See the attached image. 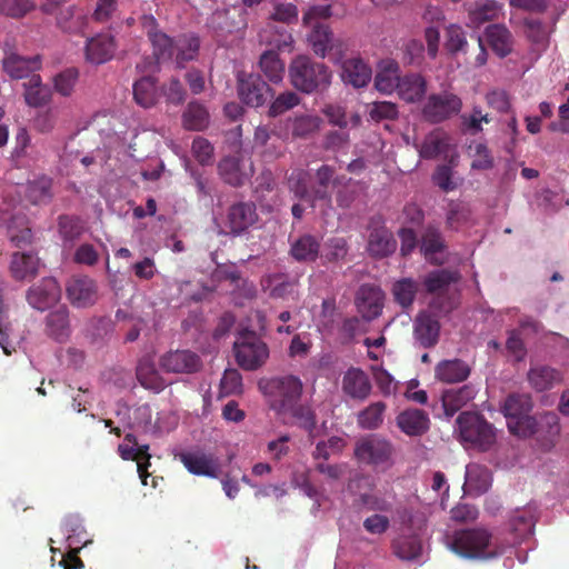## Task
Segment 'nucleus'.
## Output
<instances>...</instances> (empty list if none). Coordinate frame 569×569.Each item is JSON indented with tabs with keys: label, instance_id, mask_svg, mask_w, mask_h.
<instances>
[{
	"label": "nucleus",
	"instance_id": "obj_1",
	"mask_svg": "<svg viewBox=\"0 0 569 569\" xmlns=\"http://www.w3.org/2000/svg\"><path fill=\"white\" fill-rule=\"evenodd\" d=\"M141 26L147 32L152 44L156 60L151 58L142 63H138L137 69L140 72L153 73L157 71L158 63L160 61L172 59L174 50L177 51L176 61L179 66H182L183 62L193 60L197 57L199 39L196 36H182L173 43L169 36L158 29L157 20L151 14H144L141 17Z\"/></svg>",
	"mask_w": 569,
	"mask_h": 569
},
{
	"label": "nucleus",
	"instance_id": "obj_2",
	"mask_svg": "<svg viewBox=\"0 0 569 569\" xmlns=\"http://www.w3.org/2000/svg\"><path fill=\"white\" fill-rule=\"evenodd\" d=\"M442 542L450 551L467 559H490L501 553L491 535L485 529L446 531Z\"/></svg>",
	"mask_w": 569,
	"mask_h": 569
},
{
	"label": "nucleus",
	"instance_id": "obj_3",
	"mask_svg": "<svg viewBox=\"0 0 569 569\" xmlns=\"http://www.w3.org/2000/svg\"><path fill=\"white\" fill-rule=\"evenodd\" d=\"M332 174L330 167L322 166L317 172V186L308 191L309 173L305 170H295L288 180L289 188L297 197L306 199L311 207L316 208L319 203L321 211H325L335 186Z\"/></svg>",
	"mask_w": 569,
	"mask_h": 569
},
{
	"label": "nucleus",
	"instance_id": "obj_4",
	"mask_svg": "<svg viewBox=\"0 0 569 569\" xmlns=\"http://www.w3.org/2000/svg\"><path fill=\"white\" fill-rule=\"evenodd\" d=\"M291 84L306 93L327 88L331 82V72L323 63H316L306 56H298L289 66Z\"/></svg>",
	"mask_w": 569,
	"mask_h": 569
},
{
	"label": "nucleus",
	"instance_id": "obj_5",
	"mask_svg": "<svg viewBox=\"0 0 569 569\" xmlns=\"http://www.w3.org/2000/svg\"><path fill=\"white\" fill-rule=\"evenodd\" d=\"M259 389L268 397L270 407L278 413H287L302 393V382L295 376L260 380Z\"/></svg>",
	"mask_w": 569,
	"mask_h": 569
},
{
	"label": "nucleus",
	"instance_id": "obj_6",
	"mask_svg": "<svg viewBox=\"0 0 569 569\" xmlns=\"http://www.w3.org/2000/svg\"><path fill=\"white\" fill-rule=\"evenodd\" d=\"M459 439L466 448L488 450L496 442L495 428L475 412H462L458 419Z\"/></svg>",
	"mask_w": 569,
	"mask_h": 569
},
{
	"label": "nucleus",
	"instance_id": "obj_7",
	"mask_svg": "<svg viewBox=\"0 0 569 569\" xmlns=\"http://www.w3.org/2000/svg\"><path fill=\"white\" fill-rule=\"evenodd\" d=\"M531 408V398L527 393H513L506 399L501 409L511 433L528 437L536 431L537 422L529 416Z\"/></svg>",
	"mask_w": 569,
	"mask_h": 569
},
{
	"label": "nucleus",
	"instance_id": "obj_8",
	"mask_svg": "<svg viewBox=\"0 0 569 569\" xmlns=\"http://www.w3.org/2000/svg\"><path fill=\"white\" fill-rule=\"evenodd\" d=\"M349 492L353 496L355 503L367 510L387 512L392 507V496L382 492L369 477H358L348 485Z\"/></svg>",
	"mask_w": 569,
	"mask_h": 569
},
{
	"label": "nucleus",
	"instance_id": "obj_9",
	"mask_svg": "<svg viewBox=\"0 0 569 569\" xmlns=\"http://www.w3.org/2000/svg\"><path fill=\"white\" fill-rule=\"evenodd\" d=\"M233 348L238 365L246 370H257L269 358L267 343L253 332L240 335Z\"/></svg>",
	"mask_w": 569,
	"mask_h": 569
},
{
	"label": "nucleus",
	"instance_id": "obj_10",
	"mask_svg": "<svg viewBox=\"0 0 569 569\" xmlns=\"http://www.w3.org/2000/svg\"><path fill=\"white\" fill-rule=\"evenodd\" d=\"M461 109V99L452 92L445 91L430 94L427 98L422 108V114L428 121L439 123L458 114Z\"/></svg>",
	"mask_w": 569,
	"mask_h": 569
},
{
	"label": "nucleus",
	"instance_id": "obj_11",
	"mask_svg": "<svg viewBox=\"0 0 569 569\" xmlns=\"http://www.w3.org/2000/svg\"><path fill=\"white\" fill-rule=\"evenodd\" d=\"M392 455L391 445L377 436H368L358 440L355 447L356 458L363 463L373 466L389 465Z\"/></svg>",
	"mask_w": 569,
	"mask_h": 569
},
{
	"label": "nucleus",
	"instance_id": "obj_12",
	"mask_svg": "<svg viewBox=\"0 0 569 569\" xmlns=\"http://www.w3.org/2000/svg\"><path fill=\"white\" fill-rule=\"evenodd\" d=\"M238 94L244 104L258 108L272 94V90L258 74L240 72L238 74Z\"/></svg>",
	"mask_w": 569,
	"mask_h": 569
},
{
	"label": "nucleus",
	"instance_id": "obj_13",
	"mask_svg": "<svg viewBox=\"0 0 569 569\" xmlns=\"http://www.w3.org/2000/svg\"><path fill=\"white\" fill-rule=\"evenodd\" d=\"M179 459L186 469L196 476L218 478L221 472L220 460L212 452L194 449L180 453Z\"/></svg>",
	"mask_w": 569,
	"mask_h": 569
},
{
	"label": "nucleus",
	"instance_id": "obj_14",
	"mask_svg": "<svg viewBox=\"0 0 569 569\" xmlns=\"http://www.w3.org/2000/svg\"><path fill=\"white\" fill-rule=\"evenodd\" d=\"M159 365L166 372L193 373L201 368L202 362L196 352L178 349L163 353L159 359Z\"/></svg>",
	"mask_w": 569,
	"mask_h": 569
},
{
	"label": "nucleus",
	"instance_id": "obj_15",
	"mask_svg": "<svg viewBox=\"0 0 569 569\" xmlns=\"http://www.w3.org/2000/svg\"><path fill=\"white\" fill-rule=\"evenodd\" d=\"M61 288L54 278H43L38 284L32 286L27 293L29 305L40 311H44L59 302Z\"/></svg>",
	"mask_w": 569,
	"mask_h": 569
},
{
	"label": "nucleus",
	"instance_id": "obj_16",
	"mask_svg": "<svg viewBox=\"0 0 569 569\" xmlns=\"http://www.w3.org/2000/svg\"><path fill=\"white\" fill-rule=\"evenodd\" d=\"M40 58L38 56L26 58L19 56L11 47H6L2 67L4 72L12 79H24L30 73L40 68Z\"/></svg>",
	"mask_w": 569,
	"mask_h": 569
},
{
	"label": "nucleus",
	"instance_id": "obj_17",
	"mask_svg": "<svg viewBox=\"0 0 569 569\" xmlns=\"http://www.w3.org/2000/svg\"><path fill=\"white\" fill-rule=\"evenodd\" d=\"M117 49L116 40L110 33H99L86 43V60L92 64H102L111 60Z\"/></svg>",
	"mask_w": 569,
	"mask_h": 569
},
{
	"label": "nucleus",
	"instance_id": "obj_18",
	"mask_svg": "<svg viewBox=\"0 0 569 569\" xmlns=\"http://www.w3.org/2000/svg\"><path fill=\"white\" fill-rule=\"evenodd\" d=\"M147 445L139 446L133 435H127L124 441L119 445L118 452L123 460H136L137 471L143 485H147L148 472L150 466Z\"/></svg>",
	"mask_w": 569,
	"mask_h": 569
},
{
	"label": "nucleus",
	"instance_id": "obj_19",
	"mask_svg": "<svg viewBox=\"0 0 569 569\" xmlns=\"http://www.w3.org/2000/svg\"><path fill=\"white\" fill-rule=\"evenodd\" d=\"M451 138L441 129H435L423 140L420 146H417L419 156L425 159H435L437 157L453 158L455 152H451Z\"/></svg>",
	"mask_w": 569,
	"mask_h": 569
},
{
	"label": "nucleus",
	"instance_id": "obj_20",
	"mask_svg": "<svg viewBox=\"0 0 569 569\" xmlns=\"http://www.w3.org/2000/svg\"><path fill=\"white\" fill-rule=\"evenodd\" d=\"M219 171L228 183L238 186L252 176L253 166L250 159L227 157L219 163Z\"/></svg>",
	"mask_w": 569,
	"mask_h": 569
},
{
	"label": "nucleus",
	"instance_id": "obj_21",
	"mask_svg": "<svg viewBox=\"0 0 569 569\" xmlns=\"http://www.w3.org/2000/svg\"><path fill=\"white\" fill-rule=\"evenodd\" d=\"M68 299L77 308H86L97 300V287L89 278H74L67 287Z\"/></svg>",
	"mask_w": 569,
	"mask_h": 569
},
{
	"label": "nucleus",
	"instance_id": "obj_22",
	"mask_svg": "<svg viewBox=\"0 0 569 569\" xmlns=\"http://www.w3.org/2000/svg\"><path fill=\"white\" fill-rule=\"evenodd\" d=\"M382 291L373 286H362L357 295V308L363 318L370 320L378 317L382 310Z\"/></svg>",
	"mask_w": 569,
	"mask_h": 569
},
{
	"label": "nucleus",
	"instance_id": "obj_23",
	"mask_svg": "<svg viewBox=\"0 0 569 569\" xmlns=\"http://www.w3.org/2000/svg\"><path fill=\"white\" fill-rule=\"evenodd\" d=\"M490 471L478 463H469L466 467L463 491L469 496H480L491 486Z\"/></svg>",
	"mask_w": 569,
	"mask_h": 569
},
{
	"label": "nucleus",
	"instance_id": "obj_24",
	"mask_svg": "<svg viewBox=\"0 0 569 569\" xmlns=\"http://www.w3.org/2000/svg\"><path fill=\"white\" fill-rule=\"evenodd\" d=\"M257 220V213L252 203H238L232 206L227 216V229L224 232L240 233Z\"/></svg>",
	"mask_w": 569,
	"mask_h": 569
},
{
	"label": "nucleus",
	"instance_id": "obj_25",
	"mask_svg": "<svg viewBox=\"0 0 569 569\" xmlns=\"http://www.w3.org/2000/svg\"><path fill=\"white\" fill-rule=\"evenodd\" d=\"M400 80L399 64L395 60L385 59L379 62L375 78V87L379 92L392 93L397 90Z\"/></svg>",
	"mask_w": 569,
	"mask_h": 569
},
{
	"label": "nucleus",
	"instance_id": "obj_26",
	"mask_svg": "<svg viewBox=\"0 0 569 569\" xmlns=\"http://www.w3.org/2000/svg\"><path fill=\"white\" fill-rule=\"evenodd\" d=\"M372 77L371 68L360 58H351L342 63L341 78L343 82L362 88L367 86Z\"/></svg>",
	"mask_w": 569,
	"mask_h": 569
},
{
	"label": "nucleus",
	"instance_id": "obj_27",
	"mask_svg": "<svg viewBox=\"0 0 569 569\" xmlns=\"http://www.w3.org/2000/svg\"><path fill=\"white\" fill-rule=\"evenodd\" d=\"M485 40L492 51L501 58L512 51L513 39L510 31L505 26H489L485 31Z\"/></svg>",
	"mask_w": 569,
	"mask_h": 569
},
{
	"label": "nucleus",
	"instance_id": "obj_28",
	"mask_svg": "<svg viewBox=\"0 0 569 569\" xmlns=\"http://www.w3.org/2000/svg\"><path fill=\"white\" fill-rule=\"evenodd\" d=\"M342 389L348 396L363 400L369 396L371 385L362 370L351 368L343 376Z\"/></svg>",
	"mask_w": 569,
	"mask_h": 569
},
{
	"label": "nucleus",
	"instance_id": "obj_29",
	"mask_svg": "<svg viewBox=\"0 0 569 569\" xmlns=\"http://www.w3.org/2000/svg\"><path fill=\"white\" fill-rule=\"evenodd\" d=\"M22 86L24 89V101L29 107H43L50 101L51 90L42 83L39 74H31Z\"/></svg>",
	"mask_w": 569,
	"mask_h": 569
},
{
	"label": "nucleus",
	"instance_id": "obj_30",
	"mask_svg": "<svg viewBox=\"0 0 569 569\" xmlns=\"http://www.w3.org/2000/svg\"><path fill=\"white\" fill-rule=\"evenodd\" d=\"M137 378L141 386L154 392H160L167 386L166 380L161 377L154 367L152 357H143L137 367Z\"/></svg>",
	"mask_w": 569,
	"mask_h": 569
},
{
	"label": "nucleus",
	"instance_id": "obj_31",
	"mask_svg": "<svg viewBox=\"0 0 569 569\" xmlns=\"http://www.w3.org/2000/svg\"><path fill=\"white\" fill-rule=\"evenodd\" d=\"M439 329L438 319L428 312L421 313L415 323L416 338L423 347H431L437 342Z\"/></svg>",
	"mask_w": 569,
	"mask_h": 569
},
{
	"label": "nucleus",
	"instance_id": "obj_32",
	"mask_svg": "<svg viewBox=\"0 0 569 569\" xmlns=\"http://www.w3.org/2000/svg\"><path fill=\"white\" fill-rule=\"evenodd\" d=\"M435 372L437 379L455 383L466 380L470 375V368L459 359L443 360L437 365Z\"/></svg>",
	"mask_w": 569,
	"mask_h": 569
},
{
	"label": "nucleus",
	"instance_id": "obj_33",
	"mask_svg": "<svg viewBox=\"0 0 569 569\" xmlns=\"http://www.w3.org/2000/svg\"><path fill=\"white\" fill-rule=\"evenodd\" d=\"M475 396L476 391L470 386L446 390L442 393L441 401L447 417H452L460 408L472 400Z\"/></svg>",
	"mask_w": 569,
	"mask_h": 569
},
{
	"label": "nucleus",
	"instance_id": "obj_34",
	"mask_svg": "<svg viewBox=\"0 0 569 569\" xmlns=\"http://www.w3.org/2000/svg\"><path fill=\"white\" fill-rule=\"evenodd\" d=\"M396 240L385 227L371 230L368 240V250L372 256L385 257L396 250Z\"/></svg>",
	"mask_w": 569,
	"mask_h": 569
},
{
	"label": "nucleus",
	"instance_id": "obj_35",
	"mask_svg": "<svg viewBox=\"0 0 569 569\" xmlns=\"http://www.w3.org/2000/svg\"><path fill=\"white\" fill-rule=\"evenodd\" d=\"M40 268V260L31 253H14L11 260V273L17 280L34 277Z\"/></svg>",
	"mask_w": 569,
	"mask_h": 569
},
{
	"label": "nucleus",
	"instance_id": "obj_36",
	"mask_svg": "<svg viewBox=\"0 0 569 569\" xmlns=\"http://www.w3.org/2000/svg\"><path fill=\"white\" fill-rule=\"evenodd\" d=\"M427 83L420 74H408L401 78L398 83V94L407 102H415L422 98L426 93Z\"/></svg>",
	"mask_w": 569,
	"mask_h": 569
},
{
	"label": "nucleus",
	"instance_id": "obj_37",
	"mask_svg": "<svg viewBox=\"0 0 569 569\" xmlns=\"http://www.w3.org/2000/svg\"><path fill=\"white\" fill-rule=\"evenodd\" d=\"M397 421L399 428L410 436L420 435L429 427L428 416L419 409L407 410L400 413Z\"/></svg>",
	"mask_w": 569,
	"mask_h": 569
},
{
	"label": "nucleus",
	"instance_id": "obj_38",
	"mask_svg": "<svg viewBox=\"0 0 569 569\" xmlns=\"http://www.w3.org/2000/svg\"><path fill=\"white\" fill-rule=\"evenodd\" d=\"M422 541L415 533H403L393 542V550L397 557L403 560H416L422 553Z\"/></svg>",
	"mask_w": 569,
	"mask_h": 569
},
{
	"label": "nucleus",
	"instance_id": "obj_39",
	"mask_svg": "<svg viewBox=\"0 0 569 569\" xmlns=\"http://www.w3.org/2000/svg\"><path fill=\"white\" fill-rule=\"evenodd\" d=\"M57 23L67 32L80 33L86 30L88 18L79 8L70 6L59 13Z\"/></svg>",
	"mask_w": 569,
	"mask_h": 569
},
{
	"label": "nucleus",
	"instance_id": "obj_40",
	"mask_svg": "<svg viewBox=\"0 0 569 569\" xmlns=\"http://www.w3.org/2000/svg\"><path fill=\"white\" fill-rule=\"evenodd\" d=\"M157 97L156 80L151 74L142 76L133 83V98L139 106L150 108L156 103Z\"/></svg>",
	"mask_w": 569,
	"mask_h": 569
},
{
	"label": "nucleus",
	"instance_id": "obj_41",
	"mask_svg": "<svg viewBox=\"0 0 569 569\" xmlns=\"http://www.w3.org/2000/svg\"><path fill=\"white\" fill-rule=\"evenodd\" d=\"M47 332L57 341H63L70 335L68 310L64 307L51 312L47 317Z\"/></svg>",
	"mask_w": 569,
	"mask_h": 569
},
{
	"label": "nucleus",
	"instance_id": "obj_42",
	"mask_svg": "<svg viewBox=\"0 0 569 569\" xmlns=\"http://www.w3.org/2000/svg\"><path fill=\"white\" fill-rule=\"evenodd\" d=\"M501 7L495 0H486L477 2L469 9V20L473 28L480 27L482 23L495 20L499 17Z\"/></svg>",
	"mask_w": 569,
	"mask_h": 569
},
{
	"label": "nucleus",
	"instance_id": "obj_43",
	"mask_svg": "<svg viewBox=\"0 0 569 569\" xmlns=\"http://www.w3.org/2000/svg\"><path fill=\"white\" fill-rule=\"evenodd\" d=\"M259 67L266 78L272 83H280L284 76V63L274 51H266L261 54Z\"/></svg>",
	"mask_w": 569,
	"mask_h": 569
},
{
	"label": "nucleus",
	"instance_id": "obj_44",
	"mask_svg": "<svg viewBox=\"0 0 569 569\" xmlns=\"http://www.w3.org/2000/svg\"><path fill=\"white\" fill-rule=\"evenodd\" d=\"M319 242L310 234H305L291 243V256L297 261H313L319 253Z\"/></svg>",
	"mask_w": 569,
	"mask_h": 569
},
{
	"label": "nucleus",
	"instance_id": "obj_45",
	"mask_svg": "<svg viewBox=\"0 0 569 569\" xmlns=\"http://www.w3.org/2000/svg\"><path fill=\"white\" fill-rule=\"evenodd\" d=\"M262 289L269 291V295L274 298H286L295 296L297 292V284L293 281H288L283 276H269L261 281Z\"/></svg>",
	"mask_w": 569,
	"mask_h": 569
},
{
	"label": "nucleus",
	"instance_id": "obj_46",
	"mask_svg": "<svg viewBox=\"0 0 569 569\" xmlns=\"http://www.w3.org/2000/svg\"><path fill=\"white\" fill-rule=\"evenodd\" d=\"M182 122L186 129L200 131L209 124V113L203 106L191 102L183 112Z\"/></svg>",
	"mask_w": 569,
	"mask_h": 569
},
{
	"label": "nucleus",
	"instance_id": "obj_47",
	"mask_svg": "<svg viewBox=\"0 0 569 569\" xmlns=\"http://www.w3.org/2000/svg\"><path fill=\"white\" fill-rule=\"evenodd\" d=\"M530 385L539 390H546L553 387L561 380L559 372L549 367H536L528 373Z\"/></svg>",
	"mask_w": 569,
	"mask_h": 569
},
{
	"label": "nucleus",
	"instance_id": "obj_48",
	"mask_svg": "<svg viewBox=\"0 0 569 569\" xmlns=\"http://www.w3.org/2000/svg\"><path fill=\"white\" fill-rule=\"evenodd\" d=\"M312 31L309 34V42L316 54L325 57L332 48V34L328 28L321 23L311 24Z\"/></svg>",
	"mask_w": 569,
	"mask_h": 569
},
{
	"label": "nucleus",
	"instance_id": "obj_49",
	"mask_svg": "<svg viewBox=\"0 0 569 569\" xmlns=\"http://www.w3.org/2000/svg\"><path fill=\"white\" fill-rule=\"evenodd\" d=\"M445 47L450 53L466 52L468 40L461 26L451 23L446 28Z\"/></svg>",
	"mask_w": 569,
	"mask_h": 569
},
{
	"label": "nucleus",
	"instance_id": "obj_50",
	"mask_svg": "<svg viewBox=\"0 0 569 569\" xmlns=\"http://www.w3.org/2000/svg\"><path fill=\"white\" fill-rule=\"evenodd\" d=\"M386 406L383 402H375L358 415V423L363 429H376L383 421Z\"/></svg>",
	"mask_w": 569,
	"mask_h": 569
},
{
	"label": "nucleus",
	"instance_id": "obj_51",
	"mask_svg": "<svg viewBox=\"0 0 569 569\" xmlns=\"http://www.w3.org/2000/svg\"><path fill=\"white\" fill-rule=\"evenodd\" d=\"M442 250V241L437 230L429 229L422 239L421 252L425 258L435 263H441L442 260L437 257Z\"/></svg>",
	"mask_w": 569,
	"mask_h": 569
},
{
	"label": "nucleus",
	"instance_id": "obj_52",
	"mask_svg": "<svg viewBox=\"0 0 569 569\" xmlns=\"http://www.w3.org/2000/svg\"><path fill=\"white\" fill-rule=\"evenodd\" d=\"M34 8L32 0H0V13L10 18H22Z\"/></svg>",
	"mask_w": 569,
	"mask_h": 569
},
{
	"label": "nucleus",
	"instance_id": "obj_53",
	"mask_svg": "<svg viewBox=\"0 0 569 569\" xmlns=\"http://www.w3.org/2000/svg\"><path fill=\"white\" fill-rule=\"evenodd\" d=\"M457 280V276L453 272L446 270H438L431 272L425 279V286L430 293H440L453 281Z\"/></svg>",
	"mask_w": 569,
	"mask_h": 569
},
{
	"label": "nucleus",
	"instance_id": "obj_54",
	"mask_svg": "<svg viewBox=\"0 0 569 569\" xmlns=\"http://www.w3.org/2000/svg\"><path fill=\"white\" fill-rule=\"evenodd\" d=\"M418 290V284L412 279H401L393 284V295L396 300L402 306L408 307L412 303Z\"/></svg>",
	"mask_w": 569,
	"mask_h": 569
},
{
	"label": "nucleus",
	"instance_id": "obj_55",
	"mask_svg": "<svg viewBox=\"0 0 569 569\" xmlns=\"http://www.w3.org/2000/svg\"><path fill=\"white\" fill-rule=\"evenodd\" d=\"M469 153L472 158L471 168L473 170H488L493 166V159L486 144L477 142L469 147Z\"/></svg>",
	"mask_w": 569,
	"mask_h": 569
},
{
	"label": "nucleus",
	"instance_id": "obj_56",
	"mask_svg": "<svg viewBox=\"0 0 569 569\" xmlns=\"http://www.w3.org/2000/svg\"><path fill=\"white\" fill-rule=\"evenodd\" d=\"M79 72L74 68H70L60 72L53 79L54 90L61 96H70L76 87Z\"/></svg>",
	"mask_w": 569,
	"mask_h": 569
},
{
	"label": "nucleus",
	"instance_id": "obj_57",
	"mask_svg": "<svg viewBox=\"0 0 569 569\" xmlns=\"http://www.w3.org/2000/svg\"><path fill=\"white\" fill-rule=\"evenodd\" d=\"M300 98L297 93L291 91L283 92L271 102L268 114L270 117H278L298 106Z\"/></svg>",
	"mask_w": 569,
	"mask_h": 569
},
{
	"label": "nucleus",
	"instance_id": "obj_58",
	"mask_svg": "<svg viewBox=\"0 0 569 569\" xmlns=\"http://www.w3.org/2000/svg\"><path fill=\"white\" fill-rule=\"evenodd\" d=\"M287 412L295 419L296 425L306 429L313 437L315 415L309 407L295 405Z\"/></svg>",
	"mask_w": 569,
	"mask_h": 569
},
{
	"label": "nucleus",
	"instance_id": "obj_59",
	"mask_svg": "<svg viewBox=\"0 0 569 569\" xmlns=\"http://www.w3.org/2000/svg\"><path fill=\"white\" fill-rule=\"evenodd\" d=\"M51 180L47 177H42L28 186V197L33 203H44L47 202L51 194Z\"/></svg>",
	"mask_w": 569,
	"mask_h": 569
},
{
	"label": "nucleus",
	"instance_id": "obj_60",
	"mask_svg": "<svg viewBox=\"0 0 569 569\" xmlns=\"http://www.w3.org/2000/svg\"><path fill=\"white\" fill-rule=\"evenodd\" d=\"M242 391V377L236 369H226L220 381L221 396L237 395Z\"/></svg>",
	"mask_w": 569,
	"mask_h": 569
},
{
	"label": "nucleus",
	"instance_id": "obj_61",
	"mask_svg": "<svg viewBox=\"0 0 569 569\" xmlns=\"http://www.w3.org/2000/svg\"><path fill=\"white\" fill-rule=\"evenodd\" d=\"M373 378L380 391L385 396H390L396 392L398 382L393 377L382 367H372Z\"/></svg>",
	"mask_w": 569,
	"mask_h": 569
},
{
	"label": "nucleus",
	"instance_id": "obj_62",
	"mask_svg": "<svg viewBox=\"0 0 569 569\" xmlns=\"http://www.w3.org/2000/svg\"><path fill=\"white\" fill-rule=\"evenodd\" d=\"M512 527L515 531L520 532L525 537L531 536L535 527V515L531 508L519 511L512 520Z\"/></svg>",
	"mask_w": 569,
	"mask_h": 569
},
{
	"label": "nucleus",
	"instance_id": "obj_63",
	"mask_svg": "<svg viewBox=\"0 0 569 569\" xmlns=\"http://www.w3.org/2000/svg\"><path fill=\"white\" fill-rule=\"evenodd\" d=\"M320 118L316 116H301L293 120L292 131L295 136L302 137L307 136L320 126Z\"/></svg>",
	"mask_w": 569,
	"mask_h": 569
},
{
	"label": "nucleus",
	"instance_id": "obj_64",
	"mask_svg": "<svg viewBox=\"0 0 569 569\" xmlns=\"http://www.w3.org/2000/svg\"><path fill=\"white\" fill-rule=\"evenodd\" d=\"M270 18L274 21L290 23V22L297 21L298 9L292 3L277 2L273 4V11H272Z\"/></svg>",
	"mask_w": 569,
	"mask_h": 569
}]
</instances>
